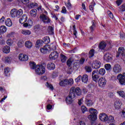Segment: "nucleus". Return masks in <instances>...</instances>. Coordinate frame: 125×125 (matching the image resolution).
I'll use <instances>...</instances> for the list:
<instances>
[{"instance_id": "obj_39", "label": "nucleus", "mask_w": 125, "mask_h": 125, "mask_svg": "<svg viewBox=\"0 0 125 125\" xmlns=\"http://www.w3.org/2000/svg\"><path fill=\"white\" fill-rule=\"evenodd\" d=\"M29 64L30 66V68L31 69H33V70H36V69L37 68V66H38L36 65V63H35V62H29Z\"/></svg>"}, {"instance_id": "obj_18", "label": "nucleus", "mask_w": 125, "mask_h": 125, "mask_svg": "<svg viewBox=\"0 0 125 125\" xmlns=\"http://www.w3.org/2000/svg\"><path fill=\"white\" fill-rule=\"evenodd\" d=\"M85 104L88 106V107H91L92 105L94 104V103L92 102V100H88L87 99H85Z\"/></svg>"}, {"instance_id": "obj_5", "label": "nucleus", "mask_w": 125, "mask_h": 125, "mask_svg": "<svg viewBox=\"0 0 125 125\" xmlns=\"http://www.w3.org/2000/svg\"><path fill=\"white\" fill-rule=\"evenodd\" d=\"M117 79L120 83L123 85H125V74H120L117 76Z\"/></svg>"}, {"instance_id": "obj_24", "label": "nucleus", "mask_w": 125, "mask_h": 125, "mask_svg": "<svg viewBox=\"0 0 125 125\" xmlns=\"http://www.w3.org/2000/svg\"><path fill=\"white\" fill-rule=\"evenodd\" d=\"M24 45L27 48H31L32 46H33V43L30 41H27L25 42Z\"/></svg>"}, {"instance_id": "obj_37", "label": "nucleus", "mask_w": 125, "mask_h": 125, "mask_svg": "<svg viewBox=\"0 0 125 125\" xmlns=\"http://www.w3.org/2000/svg\"><path fill=\"white\" fill-rule=\"evenodd\" d=\"M23 14V10L20 9L17 11V17L20 18V17Z\"/></svg>"}, {"instance_id": "obj_50", "label": "nucleus", "mask_w": 125, "mask_h": 125, "mask_svg": "<svg viewBox=\"0 0 125 125\" xmlns=\"http://www.w3.org/2000/svg\"><path fill=\"white\" fill-rule=\"evenodd\" d=\"M18 46L19 47H23L24 46V41H20L18 43Z\"/></svg>"}, {"instance_id": "obj_1", "label": "nucleus", "mask_w": 125, "mask_h": 125, "mask_svg": "<svg viewBox=\"0 0 125 125\" xmlns=\"http://www.w3.org/2000/svg\"><path fill=\"white\" fill-rule=\"evenodd\" d=\"M76 97V93L75 92V87H71L70 89L69 96L66 98V102L67 104L73 103V99Z\"/></svg>"}, {"instance_id": "obj_55", "label": "nucleus", "mask_w": 125, "mask_h": 125, "mask_svg": "<svg viewBox=\"0 0 125 125\" xmlns=\"http://www.w3.org/2000/svg\"><path fill=\"white\" fill-rule=\"evenodd\" d=\"M107 13L108 15V16L111 18V19H113L114 18V15H113V13H112V12H110V11H107Z\"/></svg>"}, {"instance_id": "obj_34", "label": "nucleus", "mask_w": 125, "mask_h": 125, "mask_svg": "<svg viewBox=\"0 0 125 125\" xmlns=\"http://www.w3.org/2000/svg\"><path fill=\"white\" fill-rule=\"evenodd\" d=\"M6 42L8 45L12 46V45H13V43H14V41L11 39H8L7 40Z\"/></svg>"}, {"instance_id": "obj_28", "label": "nucleus", "mask_w": 125, "mask_h": 125, "mask_svg": "<svg viewBox=\"0 0 125 125\" xmlns=\"http://www.w3.org/2000/svg\"><path fill=\"white\" fill-rule=\"evenodd\" d=\"M21 33L25 36H29V35L32 34V32L29 30L24 29L21 31Z\"/></svg>"}, {"instance_id": "obj_10", "label": "nucleus", "mask_w": 125, "mask_h": 125, "mask_svg": "<svg viewBox=\"0 0 125 125\" xmlns=\"http://www.w3.org/2000/svg\"><path fill=\"white\" fill-rule=\"evenodd\" d=\"M99 77H100L99 75L97 74V72H96V71L95 70L93 71L92 73V78L94 82L97 83V82H98V79H99Z\"/></svg>"}, {"instance_id": "obj_15", "label": "nucleus", "mask_w": 125, "mask_h": 125, "mask_svg": "<svg viewBox=\"0 0 125 125\" xmlns=\"http://www.w3.org/2000/svg\"><path fill=\"white\" fill-rule=\"evenodd\" d=\"M48 48H49V46L45 45L43 47L40 48V51L42 54H46L48 51Z\"/></svg>"}, {"instance_id": "obj_59", "label": "nucleus", "mask_w": 125, "mask_h": 125, "mask_svg": "<svg viewBox=\"0 0 125 125\" xmlns=\"http://www.w3.org/2000/svg\"><path fill=\"white\" fill-rule=\"evenodd\" d=\"M4 74H8L9 73V71H10V69H9V67H6L4 69Z\"/></svg>"}, {"instance_id": "obj_40", "label": "nucleus", "mask_w": 125, "mask_h": 125, "mask_svg": "<svg viewBox=\"0 0 125 125\" xmlns=\"http://www.w3.org/2000/svg\"><path fill=\"white\" fill-rule=\"evenodd\" d=\"M117 93L123 98L125 99V93L124 91H118Z\"/></svg>"}, {"instance_id": "obj_61", "label": "nucleus", "mask_w": 125, "mask_h": 125, "mask_svg": "<svg viewBox=\"0 0 125 125\" xmlns=\"http://www.w3.org/2000/svg\"><path fill=\"white\" fill-rule=\"evenodd\" d=\"M84 61H85V59L83 58H82L79 61V64L83 65V64L84 63Z\"/></svg>"}, {"instance_id": "obj_45", "label": "nucleus", "mask_w": 125, "mask_h": 125, "mask_svg": "<svg viewBox=\"0 0 125 125\" xmlns=\"http://www.w3.org/2000/svg\"><path fill=\"white\" fill-rule=\"evenodd\" d=\"M95 5V2L94 1H92L90 5H89V9L90 10H91V11H92V10H93V9H94V6Z\"/></svg>"}, {"instance_id": "obj_6", "label": "nucleus", "mask_w": 125, "mask_h": 125, "mask_svg": "<svg viewBox=\"0 0 125 125\" xmlns=\"http://www.w3.org/2000/svg\"><path fill=\"white\" fill-rule=\"evenodd\" d=\"M40 19L43 23H50L49 18L43 14L40 15Z\"/></svg>"}, {"instance_id": "obj_52", "label": "nucleus", "mask_w": 125, "mask_h": 125, "mask_svg": "<svg viewBox=\"0 0 125 125\" xmlns=\"http://www.w3.org/2000/svg\"><path fill=\"white\" fill-rule=\"evenodd\" d=\"M46 86H47V87L49 88V89H50L51 90H53L54 89L53 86L51 84H49L48 83H46Z\"/></svg>"}, {"instance_id": "obj_20", "label": "nucleus", "mask_w": 125, "mask_h": 125, "mask_svg": "<svg viewBox=\"0 0 125 125\" xmlns=\"http://www.w3.org/2000/svg\"><path fill=\"white\" fill-rule=\"evenodd\" d=\"M81 80L83 83H87L88 81V76H87L86 74L83 75L81 78Z\"/></svg>"}, {"instance_id": "obj_56", "label": "nucleus", "mask_w": 125, "mask_h": 125, "mask_svg": "<svg viewBox=\"0 0 125 125\" xmlns=\"http://www.w3.org/2000/svg\"><path fill=\"white\" fill-rule=\"evenodd\" d=\"M21 1L22 3V4L27 5L29 2H30L29 0H20Z\"/></svg>"}, {"instance_id": "obj_23", "label": "nucleus", "mask_w": 125, "mask_h": 125, "mask_svg": "<svg viewBox=\"0 0 125 125\" xmlns=\"http://www.w3.org/2000/svg\"><path fill=\"white\" fill-rule=\"evenodd\" d=\"M10 15L13 18L17 17V11L15 9H12L10 12Z\"/></svg>"}, {"instance_id": "obj_51", "label": "nucleus", "mask_w": 125, "mask_h": 125, "mask_svg": "<svg viewBox=\"0 0 125 125\" xmlns=\"http://www.w3.org/2000/svg\"><path fill=\"white\" fill-rule=\"evenodd\" d=\"M72 63H73V60H72L71 58H69L66 62L67 66L70 67L71 65H72Z\"/></svg>"}, {"instance_id": "obj_63", "label": "nucleus", "mask_w": 125, "mask_h": 125, "mask_svg": "<svg viewBox=\"0 0 125 125\" xmlns=\"http://www.w3.org/2000/svg\"><path fill=\"white\" fill-rule=\"evenodd\" d=\"M50 50H56L57 47L55 45H52L51 44L50 46Z\"/></svg>"}, {"instance_id": "obj_14", "label": "nucleus", "mask_w": 125, "mask_h": 125, "mask_svg": "<svg viewBox=\"0 0 125 125\" xmlns=\"http://www.w3.org/2000/svg\"><path fill=\"white\" fill-rule=\"evenodd\" d=\"M99 119L102 122H107L108 115L106 113H101L99 115Z\"/></svg>"}, {"instance_id": "obj_46", "label": "nucleus", "mask_w": 125, "mask_h": 125, "mask_svg": "<svg viewBox=\"0 0 125 125\" xmlns=\"http://www.w3.org/2000/svg\"><path fill=\"white\" fill-rule=\"evenodd\" d=\"M65 5L68 9H71V8H72V4H71L70 1H67V3H65Z\"/></svg>"}, {"instance_id": "obj_49", "label": "nucleus", "mask_w": 125, "mask_h": 125, "mask_svg": "<svg viewBox=\"0 0 125 125\" xmlns=\"http://www.w3.org/2000/svg\"><path fill=\"white\" fill-rule=\"evenodd\" d=\"M74 83V80L73 79H69L68 80H67V84H69V85H72Z\"/></svg>"}, {"instance_id": "obj_16", "label": "nucleus", "mask_w": 125, "mask_h": 125, "mask_svg": "<svg viewBox=\"0 0 125 125\" xmlns=\"http://www.w3.org/2000/svg\"><path fill=\"white\" fill-rule=\"evenodd\" d=\"M2 51L4 53H9L10 52V47L8 45H5V46H3L2 48Z\"/></svg>"}, {"instance_id": "obj_54", "label": "nucleus", "mask_w": 125, "mask_h": 125, "mask_svg": "<svg viewBox=\"0 0 125 125\" xmlns=\"http://www.w3.org/2000/svg\"><path fill=\"white\" fill-rule=\"evenodd\" d=\"M81 110L82 111L83 113H84L85 112H86L87 111V108H86V107L84 105H82L81 107Z\"/></svg>"}, {"instance_id": "obj_62", "label": "nucleus", "mask_w": 125, "mask_h": 125, "mask_svg": "<svg viewBox=\"0 0 125 125\" xmlns=\"http://www.w3.org/2000/svg\"><path fill=\"white\" fill-rule=\"evenodd\" d=\"M83 103V98H82L81 99L78 100V104L80 106H81Z\"/></svg>"}, {"instance_id": "obj_33", "label": "nucleus", "mask_w": 125, "mask_h": 125, "mask_svg": "<svg viewBox=\"0 0 125 125\" xmlns=\"http://www.w3.org/2000/svg\"><path fill=\"white\" fill-rule=\"evenodd\" d=\"M5 25L8 27H11L12 26V21L10 19H7L5 20Z\"/></svg>"}, {"instance_id": "obj_9", "label": "nucleus", "mask_w": 125, "mask_h": 125, "mask_svg": "<svg viewBox=\"0 0 125 125\" xmlns=\"http://www.w3.org/2000/svg\"><path fill=\"white\" fill-rule=\"evenodd\" d=\"M91 66L93 69H99L101 66V62L99 61H94L92 63Z\"/></svg>"}, {"instance_id": "obj_13", "label": "nucleus", "mask_w": 125, "mask_h": 125, "mask_svg": "<svg viewBox=\"0 0 125 125\" xmlns=\"http://www.w3.org/2000/svg\"><path fill=\"white\" fill-rule=\"evenodd\" d=\"M113 70L114 73L118 74L119 73H121V71H122V67H121L120 64H117L114 65Z\"/></svg>"}, {"instance_id": "obj_7", "label": "nucleus", "mask_w": 125, "mask_h": 125, "mask_svg": "<svg viewBox=\"0 0 125 125\" xmlns=\"http://www.w3.org/2000/svg\"><path fill=\"white\" fill-rule=\"evenodd\" d=\"M106 83L107 81L105 78H101L98 81L99 86H100V87H104L106 85Z\"/></svg>"}, {"instance_id": "obj_29", "label": "nucleus", "mask_w": 125, "mask_h": 125, "mask_svg": "<svg viewBox=\"0 0 125 125\" xmlns=\"http://www.w3.org/2000/svg\"><path fill=\"white\" fill-rule=\"evenodd\" d=\"M74 92H75L78 96L82 95V90L79 87H74Z\"/></svg>"}, {"instance_id": "obj_17", "label": "nucleus", "mask_w": 125, "mask_h": 125, "mask_svg": "<svg viewBox=\"0 0 125 125\" xmlns=\"http://www.w3.org/2000/svg\"><path fill=\"white\" fill-rule=\"evenodd\" d=\"M125 48L121 47L119 48L118 49V54L116 55V57H119L120 55H122V56H124V54L125 55Z\"/></svg>"}, {"instance_id": "obj_27", "label": "nucleus", "mask_w": 125, "mask_h": 125, "mask_svg": "<svg viewBox=\"0 0 125 125\" xmlns=\"http://www.w3.org/2000/svg\"><path fill=\"white\" fill-rule=\"evenodd\" d=\"M59 84L61 86H65L67 85V79L60 80Z\"/></svg>"}, {"instance_id": "obj_26", "label": "nucleus", "mask_w": 125, "mask_h": 125, "mask_svg": "<svg viewBox=\"0 0 125 125\" xmlns=\"http://www.w3.org/2000/svg\"><path fill=\"white\" fill-rule=\"evenodd\" d=\"M91 23H92V25L89 27V29L91 32H93V31L95 30V28H96V25H95L96 24L95 21L94 20L92 21Z\"/></svg>"}, {"instance_id": "obj_31", "label": "nucleus", "mask_w": 125, "mask_h": 125, "mask_svg": "<svg viewBox=\"0 0 125 125\" xmlns=\"http://www.w3.org/2000/svg\"><path fill=\"white\" fill-rule=\"evenodd\" d=\"M7 28H6V26L4 25H1L0 27V33L1 34H4V33H6V31Z\"/></svg>"}, {"instance_id": "obj_60", "label": "nucleus", "mask_w": 125, "mask_h": 125, "mask_svg": "<svg viewBox=\"0 0 125 125\" xmlns=\"http://www.w3.org/2000/svg\"><path fill=\"white\" fill-rule=\"evenodd\" d=\"M5 43V41L3 39L1 38V35H0V44H4Z\"/></svg>"}, {"instance_id": "obj_25", "label": "nucleus", "mask_w": 125, "mask_h": 125, "mask_svg": "<svg viewBox=\"0 0 125 125\" xmlns=\"http://www.w3.org/2000/svg\"><path fill=\"white\" fill-rule=\"evenodd\" d=\"M42 43H43L42 40H37L36 43V47H37V48H39V47H41V46H42Z\"/></svg>"}, {"instance_id": "obj_12", "label": "nucleus", "mask_w": 125, "mask_h": 125, "mask_svg": "<svg viewBox=\"0 0 125 125\" xmlns=\"http://www.w3.org/2000/svg\"><path fill=\"white\" fill-rule=\"evenodd\" d=\"M104 60L106 61V62H111L112 60H113L112 56L111 54L109 53H106L104 57Z\"/></svg>"}, {"instance_id": "obj_8", "label": "nucleus", "mask_w": 125, "mask_h": 125, "mask_svg": "<svg viewBox=\"0 0 125 125\" xmlns=\"http://www.w3.org/2000/svg\"><path fill=\"white\" fill-rule=\"evenodd\" d=\"M58 52L56 51L52 52L49 56V59L50 60H55L58 58Z\"/></svg>"}, {"instance_id": "obj_32", "label": "nucleus", "mask_w": 125, "mask_h": 125, "mask_svg": "<svg viewBox=\"0 0 125 125\" xmlns=\"http://www.w3.org/2000/svg\"><path fill=\"white\" fill-rule=\"evenodd\" d=\"M106 122L108 123H114L115 122V118L113 116H107V120Z\"/></svg>"}, {"instance_id": "obj_21", "label": "nucleus", "mask_w": 125, "mask_h": 125, "mask_svg": "<svg viewBox=\"0 0 125 125\" xmlns=\"http://www.w3.org/2000/svg\"><path fill=\"white\" fill-rule=\"evenodd\" d=\"M47 68L48 70H54L55 69V64L53 62H49Z\"/></svg>"}, {"instance_id": "obj_22", "label": "nucleus", "mask_w": 125, "mask_h": 125, "mask_svg": "<svg viewBox=\"0 0 125 125\" xmlns=\"http://www.w3.org/2000/svg\"><path fill=\"white\" fill-rule=\"evenodd\" d=\"M42 41L43 42V43L47 44L50 42V39H49L48 36H46L43 38Z\"/></svg>"}, {"instance_id": "obj_35", "label": "nucleus", "mask_w": 125, "mask_h": 125, "mask_svg": "<svg viewBox=\"0 0 125 125\" xmlns=\"http://www.w3.org/2000/svg\"><path fill=\"white\" fill-rule=\"evenodd\" d=\"M122 104H121V101H117L115 102L114 106L116 108V109H120L121 108V105Z\"/></svg>"}, {"instance_id": "obj_64", "label": "nucleus", "mask_w": 125, "mask_h": 125, "mask_svg": "<svg viewBox=\"0 0 125 125\" xmlns=\"http://www.w3.org/2000/svg\"><path fill=\"white\" fill-rule=\"evenodd\" d=\"M122 117L125 118V108H124L122 112Z\"/></svg>"}, {"instance_id": "obj_48", "label": "nucleus", "mask_w": 125, "mask_h": 125, "mask_svg": "<svg viewBox=\"0 0 125 125\" xmlns=\"http://www.w3.org/2000/svg\"><path fill=\"white\" fill-rule=\"evenodd\" d=\"M85 70L86 72H87V73H91V72L92 71V70L91 69V67L89 66H86L85 67Z\"/></svg>"}, {"instance_id": "obj_4", "label": "nucleus", "mask_w": 125, "mask_h": 125, "mask_svg": "<svg viewBox=\"0 0 125 125\" xmlns=\"http://www.w3.org/2000/svg\"><path fill=\"white\" fill-rule=\"evenodd\" d=\"M27 20L28 17H27L26 14H24L21 18L20 19V23H21V24H23V27H27L29 26V24L25 22L27 21Z\"/></svg>"}, {"instance_id": "obj_58", "label": "nucleus", "mask_w": 125, "mask_h": 125, "mask_svg": "<svg viewBox=\"0 0 125 125\" xmlns=\"http://www.w3.org/2000/svg\"><path fill=\"white\" fill-rule=\"evenodd\" d=\"M61 12L62 13H63V14H66V13H67V9H66V7L65 6H63L62 7Z\"/></svg>"}, {"instance_id": "obj_19", "label": "nucleus", "mask_w": 125, "mask_h": 125, "mask_svg": "<svg viewBox=\"0 0 125 125\" xmlns=\"http://www.w3.org/2000/svg\"><path fill=\"white\" fill-rule=\"evenodd\" d=\"M106 45H107V44L106 42H105L104 41H102L100 42L99 44V48L100 49H105V47H106Z\"/></svg>"}, {"instance_id": "obj_44", "label": "nucleus", "mask_w": 125, "mask_h": 125, "mask_svg": "<svg viewBox=\"0 0 125 125\" xmlns=\"http://www.w3.org/2000/svg\"><path fill=\"white\" fill-rule=\"evenodd\" d=\"M105 73H106V70H105V69L104 68H101L99 70V73L101 76H104Z\"/></svg>"}, {"instance_id": "obj_41", "label": "nucleus", "mask_w": 125, "mask_h": 125, "mask_svg": "<svg viewBox=\"0 0 125 125\" xmlns=\"http://www.w3.org/2000/svg\"><path fill=\"white\" fill-rule=\"evenodd\" d=\"M61 60L62 63H64L67 60V57L63 54H61Z\"/></svg>"}, {"instance_id": "obj_11", "label": "nucleus", "mask_w": 125, "mask_h": 125, "mask_svg": "<svg viewBox=\"0 0 125 125\" xmlns=\"http://www.w3.org/2000/svg\"><path fill=\"white\" fill-rule=\"evenodd\" d=\"M19 59L20 61H27L29 60V57L26 54H20L19 55Z\"/></svg>"}, {"instance_id": "obj_57", "label": "nucleus", "mask_w": 125, "mask_h": 125, "mask_svg": "<svg viewBox=\"0 0 125 125\" xmlns=\"http://www.w3.org/2000/svg\"><path fill=\"white\" fill-rule=\"evenodd\" d=\"M14 33L13 32L8 33L6 35V38H12V37H14Z\"/></svg>"}, {"instance_id": "obj_36", "label": "nucleus", "mask_w": 125, "mask_h": 125, "mask_svg": "<svg viewBox=\"0 0 125 125\" xmlns=\"http://www.w3.org/2000/svg\"><path fill=\"white\" fill-rule=\"evenodd\" d=\"M37 5H38V4L36 3L32 2L28 4L27 5V7H28L29 9H32V8H34V7H35V6H37Z\"/></svg>"}, {"instance_id": "obj_30", "label": "nucleus", "mask_w": 125, "mask_h": 125, "mask_svg": "<svg viewBox=\"0 0 125 125\" xmlns=\"http://www.w3.org/2000/svg\"><path fill=\"white\" fill-rule=\"evenodd\" d=\"M37 12L38 11L36 9H34L30 11V14L32 17H36L37 16Z\"/></svg>"}, {"instance_id": "obj_43", "label": "nucleus", "mask_w": 125, "mask_h": 125, "mask_svg": "<svg viewBox=\"0 0 125 125\" xmlns=\"http://www.w3.org/2000/svg\"><path fill=\"white\" fill-rule=\"evenodd\" d=\"M89 58H91L94 56V49H92L89 52Z\"/></svg>"}, {"instance_id": "obj_2", "label": "nucleus", "mask_w": 125, "mask_h": 125, "mask_svg": "<svg viewBox=\"0 0 125 125\" xmlns=\"http://www.w3.org/2000/svg\"><path fill=\"white\" fill-rule=\"evenodd\" d=\"M89 112L90 113V114L88 115V119L92 122L96 121V119H97V114L98 113L97 110L94 108H90Z\"/></svg>"}, {"instance_id": "obj_53", "label": "nucleus", "mask_w": 125, "mask_h": 125, "mask_svg": "<svg viewBox=\"0 0 125 125\" xmlns=\"http://www.w3.org/2000/svg\"><path fill=\"white\" fill-rule=\"evenodd\" d=\"M72 30L73 31V35H74L75 36V37H77V30H76V25H73Z\"/></svg>"}, {"instance_id": "obj_38", "label": "nucleus", "mask_w": 125, "mask_h": 125, "mask_svg": "<svg viewBox=\"0 0 125 125\" xmlns=\"http://www.w3.org/2000/svg\"><path fill=\"white\" fill-rule=\"evenodd\" d=\"M104 68L105 69V70H106V71H108L109 72H110V71L112 70L111 64H110L109 63L105 64L104 65Z\"/></svg>"}, {"instance_id": "obj_47", "label": "nucleus", "mask_w": 125, "mask_h": 125, "mask_svg": "<svg viewBox=\"0 0 125 125\" xmlns=\"http://www.w3.org/2000/svg\"><path fill=\"white\" fill-rule=\"evenodd\" d=\"M11 60H12L11 57H6L5 58L4 62L5 63H10L11 62Z\"/></svg>"}, {"instance_id": "obj_42", "label": "nucleus", "mask_w": 125, "mask_h": 125, "mask_svg": "<svg viewBox=\"0 0 125 125\" xmlns=\"http://www.w3.org/2000/svg\"><path fill=\"white\" fill-rule=\"evenodd\" d=\"M119 12L122 13V12H124L125 11V3L122 4L121 6L119 7Z\"/></svg>"}, {"instance_id": "obj_3", "label": "nucleus", "mask_w": 125, "mask_h": 125, "mask_svg": "<svg viewBox=\"0 0 125 125\" xmlns=\"http://www.w3.org/2000/svg\"><path fill=\"white\" fill-rule=\"evenodd\" d=\"M35 73L38 76L43 75L45 73V67L42 65V64L37 65L35 69Z\"/></svg>"}]
</instances>
